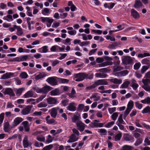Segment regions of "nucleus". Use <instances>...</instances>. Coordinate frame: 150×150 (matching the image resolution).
<instances>
[{
	"instance_id": "28",
	"label": "nucleus",
	"mask_w": 150,
	"mask_h": 150,
	"mask_svg": "<svg viewBox=\"0 0 150 150\" xmlns=\"http://www.w3.org/2000/svg\"><path fill=\"white\" fill-rule=\"evenodd\" d=\"M3 19L7 21L8 22H11L13 21L12 16L11 15H7L6 16L3 17Z\"/></svg>"
},
{
	"instance_id": "29",
	"label": "nucleus",
	"mask_w": 150,
	"mask_h": 150,
	"mask_svg": "<svg viewBox=\"0 0 150 150\" xmlns=\"http://www.w3.org/2000/svg\"><path fill=\"white\" fill-rule=\"evenodd\" d=\"M95 76L98 78H106L107 75L104 73H96L95 74Z\"/></svg>"
},
{
	"instance_id": "41",
	"label": "nucleus",
	"mask_w": 150,
	"mask_h": 150,
	"mask_svg": "<svg viewBox=\"0 0 150 150\" xmlns=\"http://www.w3.org/2000/svg\"><path fill=\"white\" fill-rule=\"evenodd\" d=\"M99 122V121L98 120H94L93 122H92L90 124V125L92 127H96Z\"/></svg>"
},
{
	"instance_id": "11",
	"label": "nucleus",
	"mask_w": 150,
	"mask_h": 150,
	"mask_svg": "<svg viewBox=\"0 0 150 150\" xmlns=\"http://www.w3.org/2000/svg\"><path fill=\"white\" fill-rule=\"evenodd\" d=\"M23 147L25 148H27L30 146L32 144L30 142H29L27 136H25L23 140Z\"/></svg>"
},
{
	"instance_id": "34",
	"label": "nucleus",
	"mask_w": 150,
	"mask_h": 150,
	"mask_svg": "<svg viewBox=\"0 0 150 150\" xmlns=\"http://www.w3.org/2000/svg\"><path fill=\"white\" fill-rule=\"evenodd\" d=\"M141 63L143 64H146L147 66H150V62L149 60L146 58H144L141 61Z\"/></svg>"
},
{
	"instance_id": "30",
	"label": "nucleus",
	"mask_w": 150,
	"mask_h": 150,
	"mask_svg": "<svg viewBox=\"0 0 150 150\" xmlns=\"http://www.w3.org/2000/svg\"><path fill=\"white\" fill-rule=\"evenodd\" d=\"M142 4L140 0H136L134 7L136 8H139L141 7Z\"/></svg>"
},
{
	"instance_id": "51",
	"label": "nucleus",
	"mask_w": 150,
	"mask_h": 150,
	"mask_svg": "<svg viewBox=\"0 0 150 150\" xmlns=\"http://www.w3.org/2000/svg\"><path fill=\"white\" fill-rule=\"evenodd\" d=\"M115 123L114 121H111L108 122L105 125V127L106 128H110Z\"/></svg>"
},
{
	"instance_id": "62",
	"label": "nucleus",
	"mask_w": 150,
	"mask_h": 150,
	"mask_svg": "<svg viewBox=\"0 0 150 150\" xmlns=\"http://www.w3.org/2000/svg\"><path fill=\"white\" fill-rule=\"evenodd\" d=\"M116 108L115 107H113L108 108V110L110 114H112L116 110Z\"/></svg>"
},
{
	"instance_id": "50",
	"label": "nucleus",
	"mask_w": 150,
	"mask_h": 150,
	"mask_svg": "<svg viewBox=\"0 0 150 150\" xmlns=\"http://www.w3.org/2000/svg\"><path fill=\"white\" fill-rule=\"evenodd\" d=\"M122 136V134L121 133H119L116 135L115 137V140L118 141L120 140Z\"/></svg>"
},
{
	"instance_id": "64",
	"label": "nucleus",
	"mask_w": 150,
	"mask_h": 150,
	"mask_svg": "<svg viewBox=\"0 0 150 150\" xmlns=\"http://www.w3.org/2000/svg\"><path fill=\"white\" fill-rule=\"evenodd\" d=\"M142 88L146 91L150 93V86L148 85H145L142 86Z\"/></svg>"
},
{
	"instance_id": "17",
	"label": "nucleus",
	"mask_w": 150,
	"mask_h": 150,
	"mask_svg": "<svg viewBox=\"0 0 150 150\" xmlns=\"http://www.w3.org/2000/svg\"><path fill=\"white\" fill-rule=\"evenodd\" d=\"M16 26L17 27L16 28L17 30L16 33V35L18 36H21L23 34V29L20 26L17 25Z\"/></svg>"
},
{
	"instance_id": "42",
	"label": "nucleus",
	"mask_w": 150,
	"mask_h": 150,
	"mask_svg": "<svg viewBox=\"0 0 150 150\" xmlns=\"http://www.w3.org/2000/svg\"><path fill=\"white\" fill-rule=\"evenodd\" d=\"M142 82L144 84V85H148L150 84V79L147 78L145 79H143L142 80Z\"/></svg>"
},
{
	"instance_id": "36",
	"label": "nucleus",
	"mask_w": 150,
	"mask_h": 150,
	"mask_svg": "<svg viewBox=\"0 0 150 150\" xmlns=\"http://www.w3.org/2000/svg\"><path fill=\"white\" fill-rule=\"evenodd\" d=\"M150 56V54L148 53L145 52L144 54H139L137 57L139 58H143L144 57Z\"/></svg>"
},
{
	"instance_id": "60",
	"label": "nucleus",
	"mask_w": 150,
	"mask_h": 150,
	"mask_svg": "<svg viewBox=\"0 0 150 150\" xmlns=\"http://www.w3.org/2000/svg\"><path fill=\"white\" fill-rule=\"evenodd\" d=\"M106 39L110 40L111 41H115V38L113 36H111L109 35H106L105 36Z\"/></svg>"
},
{
	"instance_id": "9",
	"label": "nucleus",
	"mask_w": 150,
	"mask_h": 150,
	"mask_svg": "<svg viewBox=\"0 0 150 150\" xmlns=\"http://www.w3.org/2000/svg\"><path fill=\"white\" fill-rule=\"evenodd\" d=\"M14 73L11 72H8L3 74L1 77L0 79H8L14 76Z\"/></svg>"
},
{
	"instance_id": "4",
	"label": "nucleus",
	"mask_w": 150,
	"mask_h": 150,
	"mask_svg": "<svg viewBox=\"0 0 150 150\" xmlns=\"http://www.w3.org/2000/svg\"><path fill=\"white\" fill-rule=\"evenodd\" d=\"M46 81L49 84L52 86L57 85V81L55 77H49L46 80Z\"/></svg>"
},
{
	"instance_id": "2",
	"label": "nucleus",
	"mask_w": 150,
	"mask_h": 150,
	"mask_svg": "<svg viewBox=\"0 0 150 150\" xmlns=\"http://www.w3.org/2000/svg\"><path fill=\"white\" fill-rule=\"evenodd\" d=\"M130 56H124L122 57V61L123 63L125 65L132 64L133 62V59Z\"/></svg>"
},
{
	"instance_id": "7",
	"label": "nucleus",
	"mask_w": 150,
	"mask_h": 150,
	"mask_svg": "<svg viewBox=\"0 0 150 150\" xmlns=\"http://www.w3.org/2000/svg\"><path fill=\"white\" fill-rule=\"evenodd\" d=\"M47 103L49 105H55L56 104L57 100L56 98L52 97H49L47 99Z\"/></svg>"
},
{
	"instance_id": "61",
	"label": "nucleus",
	"mask_w": 150,
	"mask_h": 150,
	"mask_svg": "<svg viewBox=\"0 0 150 150\" xmlns=\"http://www.w3.org/2000/svg\"><path fill=\"white\" fill-rule=\"evenodd\" d=\"M47 123L49 124H55L57 122L53 119H51L47 120Z\"/></svg>"
},
{
	"instance_id": "23",
	"label": "nucleus",
	"mask_w": 150,
	"mask_h": 150,
	"mask_svg": "<svg viewBox=\"0 0 150 150\" xmlns=\"http://www.w3.org/2000/svg\"><path fill=\"white\" fill-rule=\"evenodd\" d=\"M46 75L45 73L44 72H42L39 74L37 75L35 77V79L36 80H38L39 79L42 78L46 76Z\"/></svg>"
},
{
	"instance_id": "49",
	"label": "nucleus",
	"mask_w": 150,
	"mask_h": 150,
	"mask_svg": "<svg viewBox=\"0 0 150 150\" xmlns=\"http://www.w3.org/2000/svg\"><path fill=\"white\" fill-rule=\"evenodd\" d=\"M59 82L61 83H67L69 81L68 79L64 78H60L59 80Z\"/></svg>"
},
{
	"instance_id": "12",
	"label": "nucleus",
	"mask_w": 150,
	"mask_h": 150,
	"mask_svg": "<svg viewBox=\"0 0 150 150\" xmlns=\"http://www.w3.org/2000/svg\"><path fill=\"white\" fill-rule=\"evenodd\" d=\"M31 108L32 107L30 106H27L23 109L22 112V114L24 115L28 114L30 111Z\"/></svg>"
},
{
	"instance_id": "25",
	"label": "nucleus",
	"mask_w": 150,
	"mask_h": 150,
	"mask_svg": "<svg viewBox=\"0 0 150 150\" xmlns=\"http://www.w3.org/2000/svg\"><path fill=\"white\" fill-rule=\"evenodd\" d=\"M5 92L6 94L9 95L11 96H13L15 95L13 91L11 88H7L6 89Z\"/></svg>"
},
{
	"instance_id": "45",
	"label": "nucleus",
	"mask_w": 150,
	"mask_h": 150,
	"mask_svg": "<svg viewBox=\"0 0 150 150\" xmlns=\"http://www.w3.org/2000/svg\"><path fill=\"white\" fill-rule=\"evenodd\" d=\"M118 121L119 122H117V123H120L123 125H125V122L122 119V115L120 114L118 118Z\"/></svg>"
},
{
	"instance_id": "58",
	"label": "nucleus",
	"mask_w": 150,
	"mask_h": 150,
	"mask_svg": "<svg viewBox=\"0 0 150 150\" xmlns=\"http://www.w3.org/2000/svg\"><path fill=\"white\" fill-rule=\"evenodd\" d=\"M53 147V146L52 144H50L44 147L42 150H50Z\"/></svg>"
},
{
	"instance_id": "46",
	"label": "nucleus",
	"mask_w": 150,
	"mask_h": 150,
	"mask_svg": "<svg viewBox=\"0 0 150 150\" xmlns=\"http://www.w3.org/2000/svg\"><path fill=\"white\" fill-rule=\"evenodd\" d=\"M124 139L126 141H129L132 139V137L128 134H126L124 135Z\"/></svg>"
},
{
	"instance_id": "44",
	"label": "nucleus",
	"mask_w": 150,
	"mask_h": 150,
	"mask_svg": "<svg viewBox=\"0 0 150 150\" xmlns=\"http://www.w3.org/2000/svg\"><path fill=\"white\" fill-rule=\"evenodd\" d=\"M134 123L135 125L136 126L138 127L142 128V123L140 122V121L139 120H136L134 122Z\"/></svg>"
},
{
	"instance_id": "38",
	"label": "nucleus",
	"mask_w": 150,
	"mask_h": 150,
	"mask_svg": "<svg viewBox=\"0 0 150 150\" xmlns=\"http://www.w3.org/2000/svg\"><path fill=\"white\" fill-rule=\"evenodd\" d=\"M36 139L41 142H44L45 140V136L43 135H39L37 136Z\"/></svg>"
},
{
	"instance_id": "33",
	"label": "nucleus",
	"mask_w": 150,
	"mask_h": 150,
	"mask_svg": "<svg viewBox=\"0 0 150 150\" xmlns=\"http://www.w3.org/2000/svg\"><path fill=\"white\" fill-rule=\"evenodd\" d=\"M98 132L100 133V134L102 135H106L107 133V130L103 128L99 129L98 130Z\"/></svg>"
},
{
	"instance_id": "16",
	"label": "nucleus",
	"mask_w": 150,
	"mask_h": 150,
	"mask_svg": "<svg viewBox=\"0 0 150 150\" xmlns=\"http://www.w3.org/2000/svg\"><path fill=\"white\" fill-rule=\"evenodd\" d=\"M59 109V107H57L52 108L51 110V115L52 117L53 118L56 117L57 114V110Z\"/></svg>"
},
{
	"instance_id": "26",
	"label": "nucleus",
	"mask_w": 150,
	"mask_h": 150,
	"mask_svg": "<svg viewBox=\"0 0 150 150\" xmlns=\"http://www.w3.org/2000/svg\"><path fill=\"white\" fill-rule=\"evenodd\" d=\"M110 80V81L111 82H112L115 84H121L122 82V80L118 79L116 78L111 79Z\"/></svg>"
},
{
	"instance_id": "1",
	"label": "nucleus",
	"mask_w": 150,
	"mask_h": 150,
	"mask_svg": "<svg viewBox=\"0 0 150 150\" xmlns=\"http://www.w3.org/2000/svg\"><path fill=\"white\" fill-rule=\"evenodd\" d=\"M88 76V74L85 73H79L74 75L76 81H81L85 79Z\"/></svg>"
},
{
	"instance_id": "57",
	"label": "nucleus",
	"mask_w": 150,
	"mask_h": 150,
	"mask_svg": "<svg viewBox=\"0 0 150 150\" xmlns=\"http://www.w3.org/2000/svg\"><path fill=\"white\" fill-rule=\"evenodd\" d=\"M150 66H144L141 69V71L142 73L144 74L149 67Z\"/></svg>"
},
{
	"instance_id": "56",
	"label": "nucleus",
	"mask_w": 150,
	"mask_h": 150,
	"mask_svg": "<svg viewBox=\"0 0 150 150\" xmlns=\"http://www.w3.org/2000/svg\"><path fill=\"white\" fill-rule=\"evenodd\" d=\"M90 43L89 41H83L81 42L79 44V45L81 47H83V46H86L87 45H89Z\"/></svg>"
},
{
	"instance_id": "37",
	"label": "nucleus",
	"mask_w": 150,
	"mask_h": 150,
	"mask_svg": "<svg viewBox=\"0 0 150 150\" xmlns=\"http://www.w3.org/2000/svg\"><path fill=\"white\" fill-rule=\"evenodd\" d=\"M142 112L143 114L150 113V107L149 106H147L144 108L142 111Z\"/></svg>"
},
{
	"instance_id": "40",
	"label": "nucleus",
	"mask_w": 150,
	"mask_h": 150,
	"mask_svg": "<svg viewBox=\"0 0 150 150\" xmlns=\"http://www.w3.org/2000/svg\"><path fill=\"white\" fill-rule=\"evenodd\" d=\"M9 123L8 122H6L4 125V129L5 132H8L9 130Z\"/></svg>"
},
{
	"instance_id": "19",
	"label": "nucleus",
	"mask_w": 150,
	"mask_h": 150,
	"mask_svg": "<svg viewBox=\"0 0 150 150\" xmlns=\"http://www.w3.org/2000/svg\"><path fill=\"white\" fill-rule=\"evenodd\" d=\"M131 15L135 19L138 18L140 17L139 15L138 12L134 9L131 10Z\"/></svg>"
},
{
	"instance_id": "6",
	"label": "nucleus",
	"mask_w": 150,
	"mask_h": 150,
	"mask_svg": "<svg viewBox=\"0 0 150 150\" xmlns=\"http://www.w3.org/2000/svg\"><path fill=\"white\" fill-rule=\"evenodd\" d=\"M76 125L78 129L80 132L83 131L85 128V124L81 121H79L76 123Z\"/></svg>"
},
{
	"instance_id": "31",
	"label": "nucleus",
	"mask_w": 150,
	"mask_h": 150,
	"mask_svg": "<svg viewBox=\"0 0 150 150\" xmlns=\"http://www.w3.org/2000/svg\"><path fill=\"white\" fill-rule=\"evenodd\" d=\"M134 105V102L132 100H130L128 103L127 108L131 110Z\"/></svg>"
},
{
	"instance_id": "13",
	"label": "nucleus",
	"mask_w": 150,
	"mask_h": 150,
	"mask_svg": "<svg viewBox=\"0 0 150 150\" xmlns=\"http://www.w3.org/2000/svg\"><path fill=\"white\" fill-rule=\"evenodd\" d=\"M121 45L120 42H115L109 45L108 48L109 49H115L117 47H119Z\"/></svg>"
},
{
	"instance_id": "59",
	"label": "nucleus",
	"mask_w": 150,
	"mask_h": 150,
	"mask_svg": "<svg viewBox=\"0 0 150 150\" xmlns=\"http://www.w3.org/2000/svg\"><path fill=\"white\" fill-rule=\"evenodd\" d=\"M136 107L139 109H141L142 107V105L139 103L138 102H136L135 103Z\"/></svg>"
},
{
	"instance_id": "52",
	"label": "nucleus",
	"mask_w": 150,
	"mask_h": 150,
	"mask_svg": "<svg viewBox=\"0 0 150 150\" xmlns=\"http://www.w3.org/2000/svg\"><path fill=\"white\" fill-rule=\"evenodd\" d=\"M131 110L126 108L125 111L123 114V118L124 120L125 119V118L127 117V116L129 114Z\"/></svg>"
},
{
	"instance_id": "53",
	"label": "nucleus",
	"mask_w": 150,
	"mask_h": 150,
	"mask_svg": "<svg viewBox=\"0 0 150 150\" xmlns=\"http://www.w3.org/2000/svg\"><path fill=\"white\" fill-rule=\"evenodd\" d=\"M132 147L127 145H125L122 147L121 150H132Z\"/></svg>"
},
{
	"instance_id": "10",
	"label": "nucleus",
	"mask_w": 150,
	"mask_h": 150,
	"mask_svg": "<svg viewBox=\"0 0 150 150\" xmlns=\"http://www.w3.org/2000/svg\"><path fill=\"white\" fill-rule=\"evenodd\" d=\"M69 139L67 141L68 143H72L77 141L79 137L74 134H72L69 137Z\"/></svg>"
},
{
	"instance_id": "54",
	"label": "nucleus",
	"mask_w": 150,
	"mask_h": 150,
	"mask_svg": "<svg viewBox=\"0 0 150 150\" xmlns=\"http://www.w3.org/2000/svg\"><path fill=\"white\" fill-rule=\"evenodd\" d=\"M46 96V95H42L39 98L36 99L37 103H39Z\"/></svg>"
},
{
	"instance_id": "22",
	"label": "nucleus",
	"mask_w": 150,
	"mask_h": 150,
	"mask_svg": "<svg viewBox=\"0 0 150 150\" xmlns=\"http://www.w3.org/2000/svg\"><path fill=\"white\" fill-rule=\"evenodd\" d=\"M130 83V81L128 80H126L121 85L120 88H127Z\"/></svg>"
},
{
	"instance_id": "63",
	"label": "nucleus",
	"mask_w": 150,
	"mask_h": 150,
	"mask_svg": "<svg viewBox=\"0 0 150 150\" xmlns=\"http://www.w3.org/2000/svg\"><path fill=\"white\" fill-rule=\"evenodd\" d=\"M131 86L133 90L135 91L137 90L139 86L138 84L136 83L132 84Z\"/></svg>"
},
{
	"instance_id": "32",
	"label": "nucleus",
	"mask_w": 150,
	"mask_h": 150,
	"mask_svg": "<svg viewBox=\"0 0 150 150\" xmlns=\"http://www.w3.org/2000/svg\"><path fill=\"white\" fill-rule=\"evenodd\" d=\"M141 102L142 103L149 105L150 104V97H147L144 99L141 100Z\"/></svg>"
},
{
	"instance_id": "35",
	"label": "nucleus",
	"mask_w": 150,
	"mask_h": 150,
	"mask_svg": "<svg viewBox=\"0 0 150 150\" xmlns=\"http://www.w3.org/2000/svg\"><path fill=\"white\" fill-rule=\"evenodd\" d=\"M28 74L25 72L21 73L19 75V77L22 79H26L28 77Z\"/></svg>"
},
{
	"instance_id": "48",
	"label": "nucleus",
	"mask_w": 150,
	"mask_h": 150,
	"mask_svg": "<svg viewBox=\"0 0 150 150\" xmlns=\"http://www.w3.org/2000/svg\"><path fill=\"white\" fill-rule=\"evenodd\" d=\"M118 112H117L113 113L111 116L112 119L114 121L116 120L118 116Z\"/></svg>"
},
{
	"instance_id": "20",
	"label": "nucleus",
	"mask_w": 150,
	"mask_h": 150,
	"mask_svg": "<svg viewBox=\"0 0 150 150\" xmlns=\"http://www.w3.org/2000/svg\"><path fill=\"white\" fill-rule=\"evenodd\" d=\"M41 13L44 16H49L50 13V9L47 8H44L41 11Z\"/></svg>"
},
{
	"instance_id": "5",
	"label": "nucleus",
	"mask_w": 150,
	"mask_h": 150,
	"mask_svg": "<svg viewBox=\"0 0 150 150\" xmlns=\"http://www.w3.org/2000/svg\"><path fill=\"white\" fill-rule=\"evenodd\" d=\"M77 104L74 102L70 103L68 106L67 107V110L71 111H75L76 110Z\"/></svg>"
},
{
	"instance_id": "27",
	"label": "nucleus",
	"mask_w": 150,
	"mask_h": 150,
	"mask_svg": "<svg viewBox=\"0 0 150 150\" xmlns=\"http://www.w3.org/2000/svg\"><path fill=\"white\" fill-rule=\"evenodd\" d=\"M22 124L24 127L25 131H28L30 129L28 122L27 121H24L22 122Z\"/></svg>"
},
{
	"instance_id": "14",
	"label": "nucleus",
	"mask_w": 150,
	"mask_h": 150,
	"mask_svg": "<svg viewBox=\"0 0 150 150\" xmlns=\"http://www.w3.org/2000/svg\"><path fill=\"white\" fill-rule=\"evenodd\" d=\"M50 93L52 96H56L60 95L61 93V92L59 88H56L51 91Z\"/></svg>"
},
{
	"instance_id": "39",
	"label": "nucleus",
	"mask_w": 150,
	"mask_h": 150,
	"mask_svg": "<svg viewBox=\"0 0 150 150\" xmlns=\"http://www.w3.org/2000/svg\"><path fill=\"white\" fill-rule=\"evenodd\" d=\"M32 88L38 93H42V88H40L36 86H35L33 87Z\"/></svg>"
},
{
	"instance_id": "3",
	"label": "nucleus",
	"mask_w": 150,
	"mask_h": 150,
	"mask_svg": "<svg viewBox=\"0 0 150 150\" xmlns=\"http://www.w3.org/2000/svg\"><path fill=\"white\" fill-rule=\"evenodd\" d=\"M65 46L63 45L62 47H60L57 45H54L51 47L50 50L51 52H63L65 50Z\"/></svg>"
},
{
	"instance_id": "47",
	"label": "nucleus",
	"mask_w": 150,
	"mask_h": 150,
	"mask_svg": "<svg viewBox=\"0 0 150 150\" xmlns=\"http://www.w3.org/2000/svg\"><path fill=\"white\" fill-rule=\"evenodd\" d=\"M24 90L25 88H21L18 89L16 92V94L18 96H20Z\"/></svg>"
},
{
	"instance_id": "55",
	"label": "nucleus",
	"mask_w": 150,
	"mask_h": 150,
	"mask_svg": "<svg viewBox=\"0 0 150 150\" xmlns=\"http://www.w3.org/2000/svg\"><path fill=\"white\" fill-rule=\"evenodd\" d=\"M120 73L121 76H125L127 75L129 73L128 71L127 70H123L122 71H120Z\"/></svg>"
},
{
	"instance_id": "21",
	"label": "nucleus",
	"mask_w": 150,
	"mask_h": 150,
	"mask_svg": "<svg viewBox=\"0 0 150 150\" xmlns=\"http://www.w3.org/2000/svg\"><path fill=\"white\" fill-rule=\"evenodd\" d=\"M52 88L50 86L46 85L42 88V93H47L51 90Z\"/></svg>"
},
{
	"instance_id": "18",
	"label": "nucleus",
	"mask_w": 150,
	"mask_h": 150,
	"mask_svg": "<svg viewBox=\"0 0 150 150\" xmlns=\"http://www.w3.org/2000/svg\"><path fill=\"white\" fill-rule=\"evenodd\" d=\"M90 98L91 99H93L95 101H97L100 100V97L98 93H95L93 94L90 96Z\"/></svg>"
},
{
	"instance_id": "15",
	"label": "nucleus",
	"mask_w": 150,
	"mask_h": 150,
	"mask_svg": "<svg viewBox=\"0 0 150 150\" xmlns=\"http://www.w3.org/2000/svg\"><path fill=\"white\" fill-rule=\"evenodd\" d=\"M23 120L22 118L21 117H18L16 118L13 122V125L16 126L22 122Z\"/></svg>"
},
{
	"instance_id": "43",
	"label": "nucleus",
	"mask_w": 150,
	"mask_h": 150,
	"mask_svg": "<svg viewBox=\"0 0 150 150\" xmlns=\"http://www.w3.org/2000/svg\"><path fill=\"white\" fill-rule=\"evenodd\" d=\"M80 118L79 116L77 115H74L72 118V121L74 123L77 122Z\"/></svg>"
},
{
	"instance_id": "24",
	"label": "nucleus",
	"mask_w": 150,
	"mask_h": 150,
	"mask_svg": "<svg viewBox=\"0 0 150 150\" xmlns=\"http://www.w3.org/2000/svg\"><path fill=\"white\" fill-rule=\"evenodd\" d=\"M33 92L32 91H29L24 95L25 98L32 97L33 95Z\"/></svg>"
},
{
	"instance_id": "8",
	"label": "nucleus",
	"mask_w": 150,
	"mask_h": 150,
	"mask_svg": "<svg viewBox=\"0 0 150 150\" xmlns=\"http://www.w3.org/2000/svg\"><path fill=\"white\" fill-rule=\"evenodd\" d=\"M96 86L101 85H107L108 82L106 79H99L95 82Z\"/></svg>"
}]
</instances>
